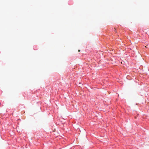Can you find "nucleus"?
<instances>
[{
	"instance_id": "nucleus-1",
	"label": "nucleus",
	"mask_w": 149,
	"mask_h": 149,
	"mask_svg": "<svg viewBox=\"0 0 149 149\" xmlns=\"http://www.w3.org/2000/svg\"><path fill=\"white\" fill-rule=\"evenodd\" d=\"M80 51V50H78V52H79Z\"/></svg>"
}]
</instances>
